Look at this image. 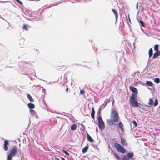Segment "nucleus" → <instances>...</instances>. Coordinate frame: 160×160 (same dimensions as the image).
<instances>
[{
	"label": "nucleus",
	"mask_w": 160,
	"mask_h": 160,
	"mask_svg": "<svg viewBox=\"0 0 160 160\" xmlns=\"http://www.w3.org/2000/svg\"><path fill=\"white\" fill-rule=\"evenodd\" d=\"M160 55V51H158L154 53L152 57V58L153 59L156 58L158 57Z\"/></svg>",
	"instance_id": "1a4fd4ad"
},
{
	"label": "nucleus",
	"mask_w": 160,
	"mask_h": 160,
	"mask_svg": "<svg viewBox=\"0 0 160 160\" xmlns=\"http://www.w3.org/2000/svg\"><path fill=\"white\" fill-rule=\"evenodd\" d=\"M20 3H21V4H22V3L21 2Z\"/></svg>",
	"instance_id": "4c0bfd02"
},
{
	"label": "nucleus",
	"mask_w": 160,
	"mask_h": 160,
	"mask_svg": "<svg viewBox=\"0 0 160 160\" xmlns=\"http://www.w3.org/2000/svg\"><path fill=\"white\" fill-rule=\"evenodd\" d=\"M62 151L64 153H65L66 155H69V153L67 151H66L65 150H63Z\"/></svg>",
	"instance_id": "c756f323"
},
{
	"label": "nucleus",
	"mask_w": 160,
	"mask_h": 160,
	"mask_svg": "<svg viewBox=\"0 0 160 160\" xmlns=\"http://www.w3.org/2000/svg\"><path fill=\"white\" fill-rule=\"evenodd\" d=\"M121 142L123 146H127L128 145V143L126 142V140L123 138H121Z\"/></svg>",
	"instance_id": "9d476101"
},
{
	"label": "nucleus",
	"mask_w": 160,
	"mask_h": 160,
	"mask_svg": "<svg viewBox=\"0 0 160 160\" xmlns=\"http://www.w3.org/2000/svg\"><path fill=\"white\" fill-rule=\"evenodd\" d=\"M17 151L16 147H14L10 150L8 157V160H12V158L15 156Z\"/></svg>",
	"instance_id": "20e7f679"
},
{
	"label": "nucleus",
	"mask_w": 160,
	"mask_h": 160,
	"mask_svg": "<svg viewBox=\"0 0 160 160\" xmlns=\"http://www.w3.org/2000/svg\"><path fill=\"white\" fill-rule=\"evenodd\" d=\"M80 94H82L84 93V91L82 90H81L80 92Z\"/></svg>",
	"instance_id": "2f4dec72"
},
{
	"label": "nucleus",
	"mask_w": 160,
	"mask_h": 160,
	"mask_svg": "<svg viewBox=\"0 0 160 160\" xmlns=\"http://www.w3.org/2000/svg\"><path fill=\"white\" fill-rule=\"evenodd\" d=\"M132 96L130 98L129 101L130 103L133 107H137L138 106V104L135 100L136 95L133 94H132Z\"/></svg>",
	"instance_id": "7ed1b4c3"
},
{
	"label": "nucleus",
	"mask_w": 160,
	"mask_h": 160,
	"mask_svg": "<svg viewBox=\"0 0 160 160\" xmlns=\"http://www.w3.org/2000/svg\"><path fill=\"white\" fill-rule=\"evenodd\" d=\"M107 104V103H106V104H105V105L104 107H105V105Z\"/></svg>",
	"instance_id": "58836bf2"
},
{
	"label": "nucleus",
	"mask_w": 160,
	"mask_h": 160,
	"mask_svg": "<svg viewBox=\"0 0 160 160\" xmlns=\"http://www.w3.org/2000/svg\"><path fill=\"white\" fill-rule=\"evenodd\" d=\"M28 106V108L30 109H33L35 108V105L33 103H29Z\"/></svg>",
	"instance_id": "a211bd4d"
},
{
	"label": "nucleus",
	"mask_w": 160,
	"mask_h": 160,
	"mask_svg": "<svg viewBox=\"0 0 160 160\" xmlns=\"http://www.w3.org/2000/svg\"><path fill=\"white\" fill-rule=\"evenodd\" d=\"M126 155L129 159L133 156L134 154L132 152H131L128 153Z\"/></svg>",
	"instance_id": "4468645a"
},
{
	"label": "nucleus",
	"mask_w": 160,
	"mask_h": 160,
	"mask_svg": "<svg viewBox=\"0 0 160 160\" xmlns=\"http://www.w3.org/2000/svg\"><path fill=\"white\" fill-rule=\"evenodd\" d=\"M30 114L32 116H35L36 118H37L38 116L36 112L33 110L31 109L30 110Z\"/></svg>",
	"instance_id": "f8f14e48"
},
{
	"label": "nucleus",
	"mask_w": 160,
	"mask_h": 160,
	"mask_svg": "<svg viewBox=\"0 0 160 160\" xmlns=\"http://www.w3.org/2000/svg\"><path fill=\"white\" fill-rule=\"evenodd\" d=\"M146 84L148 86H152L153 84V83L150 81H147L146 82Z\"/></svg>",
	"instance_id": "b1692460"
},
{
	"label": "nucleus",
	"mask_w": 160,
	"mask_h": 160,
	"mask_svg": "<svg viewBox=\"0 0 160 160\" xmlns=\"http://www.w3.org/2000/svg\"><path fill=\"white\" fill-rule=\"evenodd\" d=\"M114 146L116 150L118 152L122 154H124L126 152V150L120 144L115 143L114 144Z\"/></svg>",
	"instance_id": "f03ea898"
},
{
	"label": "nucleus",
	"mask_w": 160,
	"mask_h": 160,
	"mask_svg": "<svg viewBox=\"0 0 160 160\" xmlns=\"http://www.w3.org/2000/svg\"><path fill=\"white\" fill-rule=\"evenodd\" d=\"M130 90L132 91V92L137 94L138 93V91L137 89L132 86H130L129 87Z\"/></svg>",
	"instance_id": "0eeeda50"
},
{
	"label": "nucleus",
	"mask_w": 160,
	"mask_h": 160,
	"mask_svg": "<svg viewBox=\"0 0 160 160\" xmlns=\"http://www.w3.org/2000/svg\"><path fill=\"white\" fill-rule=\"evenodd\" d=\"M139 23L140 24V25L141 26H142L143 28L145 27V26L144 24V23L143 22L142 20H140L139 21Z\"/></svg>",
	"instance_id": "393cba45"
},
{
	"label": "nucleus",
	"mask_w": 160,
	"mask_h": 160,
	"mask_svg": "<svg viewBox=\"0 0 160 160\" xmlns=\"http://www.w3.org/2000/svg\"><path fill=\"white\" fill-rule=\"evenodd\" d=\"M18 2L20 3V1L19 0H16Z\"/></svg>",
	"instance_id": "e433bc0d"
},
{
	"label": "nucleus",
	"mask_w": 160,
	"mask_h": 160,
	"mask_svg": "<svg viewBox=\"0 0 160 160\" xmlns=\"http://www.w3.org/2000/svg\"><path fill=\"white\" fill-rule=\"evenodd\" d=\"M98 126L99 128L101 130H104L105 129V124L103 121L102 118L99 116L98 119Z\"/></svg>",
	"instance_id": "39448f33"
},
{
	"label": "nucleus",
	"mask_w": 160,
	"mask_h": 160,
	"mask_svg": "<svg viewBox=\"0 0 160 160\" xmlns=\"http://www.w3.org/2000/svg\"><path fill=\"white\" fill-rule=\"evenodd\" d=\"M153 51L152 50V48H151L149 49L148 51V55L149 58L151 57L152 56L153 54Z\"/></svg>",
	"instance_id": "412c9836"
},
{
	"label": "nucleus",
	"mask_w": 160,
	"mask_h": 160,
	"mask_svg": "<svg viewBox=\"0 0 160 160\" xmlns=\"http://www.w3.org/2000/svg\"><path fill=\"white\" fill-rule=\"evenodd\" d=\"M87 138L88 141L91 142H94V140L92 138V137L89 135V134L87 133Z\"/></svg>",
	"instance_id": "2eb2a0df"
},
{
	"label": "nucleus",
	"mask_w": 160,
	"mask_h": 160,
	"mask_svg": "<svg viewBox=\"0 0 160 160\" xmlns=\"http://www.w3.org/2000/svg\"><path fill=\"white\" fill-rule=\"evenodd\" d=\"M136 8H137V9H138V3H137V5H136Z\"/></svg>",
	"instance_id": "c9c22d12"
},
{
	"label": "nucleus",
	"mask_w": 160,
	"mask_h": 160,
	"mask_svg": "<svg viewBox=\"0 0 160 160\" xmlns=\"http://www.w3.org/2000/svg\"><path fill=\"white\" fill-rule=\"evenodd\" d=\"M118 125H119V128H120V129L122 131H123V130H124V129H123L124 127H123V123L121 122H120L119 123Z\"/></svg>",
	"instance_id": "4be33fe9"
},
{
	"label": "nucleus",
	"mask_w": 160,
	"mask_h": 160,
	"mask_svg": "<svg viewBox=\"0 0 160 160\" xmlns=\"http://www.w3.org/2000/svg\"><path fill=\"white\" fill-rule=\"evenodd\" d=\"M112 10L113 12V13L115 15V19H116V22L117 21L118 17V14L116 11L114 9H112Z\"/></svg>",
	"instance_id": "9b49d317"
},
{
	"label": "nucleus",
	"mask_w": 160,
	"mask_h": 160,
	"mask_svg": "<svg viewBox=\"0 0 160 160\" xmlns=\"http://www.w3.org/2000/svg\"><path fill=\"white\" fill-rule=\"evenodd\" d=\"M158 44H156L154 46V50L156 52L158 51Z\"/></svg>",
	"instance_id": "a878e982"
},
{
	"label": "nucleus",
	"mask_w": 160,
	"mask_h": 160,
	"mask_svg": "<svg viewBox=\"0 0 160 160\" xmlns=\"http://www.w3.org/2000/svg\"><path fill=\"white\" fill-rule=\"evenodd\" d=\"M154 81L157 83L160 82V79L159 78H155Z\"/></svg>",
	"instance_id": "cd10ccee"
},
{
	"label": "nucleus",
	"mask_w": 160,
	"mask_h": 160,
	"mask_svg": "<svg viewBox=\"0 0 160 160\" xmlns=\"http://www.w3.org/2000/svg\"><path fill=\"white\" fill-rule=\"evenodd\" d=\"M8 144V141L6 140H4L3 148L5 151H7L8 149V147L7 146Z\"/></svg>",
	"instance_id": "6e6552de"
},
{
	"label": "nucleus",
	"mask_w": 160,
	"mask_h": 160,
	"mask_svg": "<svg viewBox=\"0 0 160 160\" xmlns=\"http://www.w3.org/2000/svg\"><path fill=\"white\" fill-rule=\"evenodd\" d=\"M113 155L117 160H120V157L118 155L117 153L114 152V153H113Z\"/></svg>",
	"instance_id": "5701e85b"
},
{
	"label": "nucleus",
	"mask_w": 160,
	"mask_h": 160,
	"mask_svg": "<svg viewBox=\"0 0 160 160\" xmlns=\"http://www.w3.org/2000/svg\"><path fill=\"white\" fill-rule=\"evenodd\" d=\"M122 160H129L126 155H124L122 158Z\"/></svg>",
	"instance_id": "bb28decb"
},
{
	"label": "nucleus",
	"mask_w": 160,
	"mask_h": 160,
	"mask_svg": "<svg viewBox=\"0 0 160 160\" xmlns=\"http://www.w3.org/2000/svg\"><path fill=\"white\" fill-rule=\"evenodd\" d=\"M110 118L112 120L115 122H118L119 117L118 113L116 111L113 110L112 111L110 115Z\"/></svg>",
	"instance_id": "f257e3e1"
},
{
	"label": "nucleus",
	"mask_w": 160,
	"mask_h": 160,
	"mask_svg": "<svg viewBox=\"0 0 160 160\" xmlns=\"http://www.w3.org/2000/svg\"><path fill=\"white\" fill-rule=\"evenodd\" d=\"M107 121L108 125L109 126H113L115 122H114L113 120L111 119H107Z\"/></svg>",
	"instance_id": "ddd939ff"
},
{
	"label": "nucleus",
	"mask_w": 160,
	"mask_h": 160,
	"mask_svg": "<svg viewBox=\"0 0 160 160\" xmlns=\"http://www.w3.org/2000/svg\"><path fill=\"white\" fill-rule=\"evenodd\" d=\"M55 160H59V159L58 158L56 157L55 158Z\"/></svg>",
	"instance_id": "72a5a7b5"
},
{
	"label": "nucleus",
	"mask_w": 160,
	"mask_h": 160,
	"mask_svg": "<svg viewBox=\"0 0 160 160\" xmlns=\"http://www.w3.org/2000/svg\"><path fill=\"white\" fill-rule=\"evenodd\" d=\"M95 113V112L94 111V108L92 107V108L91 116L92 118L93 119H94V118Z\"/></svg>",
	"instance_id": "dca6fc26"
},
{
	"label": "nucleus",
	"mask_w": 160,
	"mask_h": 160,
	"mask_svg": "<svg viewBox=\"0 0 160 160\" xmlns=\"http://www.w3.org/2000/svg\"><path fill=\"white\" fill-rule=\"evenodd\" d=\"M27 97L30 102H34V100L32 96L29 94H27Z\"/></svg>",
	"instance_id": "f3484780"
},
{
	"label": "nucleus",
	"mask_w": 160,
	"mask_h": 160,
	"mask_svg": "<svg viewBox=\"0 0 160 160\" xmlns=\"http://www.w3.org/2000/svg\"><path fill=\"white\" fill-rule=\"evenodd\" d=\"M61 159L62 160H65V159L63 157H61Z\"/></svg>",
	"instance_id": "f704fd0d"
},
{
	"label": "nucleus",
	"mask_w": 160,
	"mask_h": 160,
	"mask_svg": "<svg viewBox=\"0 0 160 160\" xmlns=\"http://www.w3.org/2000/svg\"><path fill=\"white\" fill-rule=\"evenodd\" d=\"M133 124L135 126V127H137L138 126V125L135 121H133L132 122Z\"/></svg>",
	"instance_id": "7c9ffc66"
},
{
	"label": "nucleus",
	"mask_w": 160,
	"mask_h": 160,
	"mask_svg": "<svg viewBox=\"0 0 160 160\" xmlns=\"http://www.w3.org/2000/svg\"><path fill=\"white\" fill-rule=\"evenodd\" d=\"M88 145L84 147L82 150V152L83 153H84L85 152H86L87 151V150L88 149Z\"/></svg>",
	"instance_id": "6ab92c4d"
},
{
	"label": "nucleus",
	"mask_w": 160,
	"mask_h": 160,
	"mask_svg": "<svg viewBox=\"0 0 160 160\" xmlns=\"http://www.w3.org/2000/svg\"><path fill=\"white\" fill-rule=\"evenodd\" d=\"M148 104L149 105H152L154 104V106H156L158 104V100L157 99H156L155 100V103H154L153 101L151 99V98H150L149 99V101L148 103Z\"/></svg>",
	"instance_id": "423d86ee"
},
{
	"label": "nucleus",
	"mask_w": 160,
	"mask_h": 160,
	"mask_svg": "<svg viewBox=\"0 0 160 160\" xmlns=\"http://www.w3.org/2000/svg\"><path fill=\"white\" fill-rule=\"evenodd\" d=\"M28 26H27L26 25H24L22 27V29H23L25 30H28Z\"/></svg>",
	"instance_id": "c85d7f7f"
},
{
	"label": "nucleus",
	"mask_w": 160,
	"mask_h": 160,
	"mask_svg": "<svg viewBox=\"0 0 160 160\" xmlns=\"http://www.w3.org/2000/svg\"><path fill=\"white\" fill-rule=\"evenodd\" d=\"M67 88H66V92H67L68 91V86H67Z\"/></svg>",
	"instance_id": "473e14b6"
},
{
	"label": "nucleus",
	"mask_w": 160,
	"mask_h": 160,
	"mask_svg": "<svg viewBox=\"0 0 160 160\" xmlns=\"http://www.w3.org/2000/svg\"><path fill=\"white\" fill-rule=\"evenodd\" d=\"M77 126L76 124H73L71 126V129L72 130H75L76 129Z\"/></svg>",
	"instance_id": "aec40b11"
}]
</instances>
